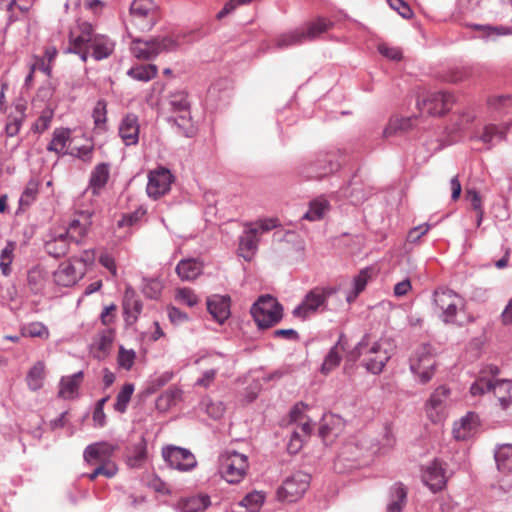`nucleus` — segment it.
Wrapping results in <instances>:
<instances>
[{"instance_id": "f257e3e1", "label": "nucleus", "mask_w": 512, "mask_h": 512, "mask_svg": "<svg viewBox=\"0 0 512 512\" xmlns=\"http://www.w3.org/2000/svg\"><path fill=\"white\" fill-rule=\"evenodd\" d=\"M78 31L77 35L74 32L70 33V45L66 53L77 54L83 62H86L90 51L91 56L97 61L108 58L114 51V43L108 37L96 34L90 23H79Z\"/></svg>"}, {"instance_id": "f03ea898", "label": "nucleus", "mask_w": 512, "mask_h": 512, "mask_svg": "<svg viewBox=\"0 0 512 512\" xmlns=\"http://www.w3.org/2000/svg\"><path fill=\"white\" fill-rule=\"evenodd\" d=\"M362 358V366L372 374H380L391 358L390 343L386 339L370 342L365 334L358 344L347 353V360L351 362Z\"/></svg>"}, {"instance_id": "7ed1b4c3", "label": "nucleus", "mask_w": 512, "mask_h": 512, "mask_svg": "<svg viewBox=\"0 0 512 512\" xmlns=\"http://www.w3.org/2000/svg\"><path fill=\"white\" fill-rule=\"evenodd\" d=\"M500 370L495 365H488L480 371V376L471 385L470 392L473 396L491 392L495 402L493 405L500 410L506 411L512 407V381L495 380L494 377Z\"/></svg>"}, {"instance_id": "20e7f679", "label": "nucleus", "mask_w": 512, "mask_h": 512, "mask_svg": "<svg viewBox=\"0 0 512 512\" xmlns=\"http://www.w3.org/2000/svg\"><path fill=\"white\" fill-rule=\"evenodd\" d=\"M196 40L197 34L194 31L177 33L175 36L157 37L149 41L135 39L131 50L136 58L150 60L154 59L162 52L174 51L181 45L192 43Z\"/></svg>"}, {"instance_id": "39448f33", "label": "nucleus", "mask_w": 512, "mask_h": 512, "mask_svg": "<svg viewBox=\"0 0 512 512\" xmlns=\"http://www.w3.org/2000/svg\"><path fill=\"white\" fill-rule=\"evenodd\" d=\"M250 313L260 329L270 328L281 321L283 306L271 295H262L252 305Z\"/></svg>"}, {"instance_id": "423d86ee", "label": "nucleus", "mask_w": 512, "mask_h": 512, "mask_svg": "<svg viewBox=\"0 0 512 512\" xmlns=\"http://www.w3.org/2000/svg\"><path fill=\"white\" fill-rule=\"evenodd\" d=\"M335 293L336 289L333 287L313 288L305 295L301 303L293 309V316L306 320L317 312L326 310L328 298Z\"/></svg>"}, {"instance_id": "0eeeda50", "label": "nucleus", "mask_w": 512, "mask_h": 512, "mask_svg": "<svg viewBox=\"0 0 512 512\" xmlns=\"http://www.w3.org/2000/svg\"><path fill=\"white\" fill-rule=\"evenodd\" d=\"M248 468V458L235 450H226L219 456V473L230 484L242 481Z\"/></svg>"}, {"instance_id": "6e6552de", "label": "nucleus", "mask_w": 512, "mask_h": 512, "mask_svg": "<svg viewBox=\"0 0 512 512\" xmlns=\"http://www.w3.org/2000/svg\"><path fill=\"white\" fill-rule=\"evenodd\" d=\"M410 371L421 384L428 383L434 376L436 360L429 344L419 346L409 359Z\"/></svg>"}, {"instance_id": "1a4fd4ad", "label": "nucleus", "mask_w": 512, "mask_h": 512, "mask_svg": "<svg viewBox=\"0 0 512 512\" xmlns=\"http://www.w3.org/2000/svg\"><path fill=\"white\" fill-rule=\"evenodd\" d=\"M130 23L142 32L150 31L159 20V10L153 0H133L129 9Z\"/></svg>"}, {"instance_id": "9d476101", "label": "nucleus", "mask_w": 512, "mask_h": 512, "mask_svg": "<svg viewBox=\"0 0 512 512\" xmlns=\"http://www.w3.org/2000/svg\"><path fill=\"white\" fill-rule=\"evenodd\" d=\"M433 304L439 318L447 324L455 323L459 308L463 307V298L454 291L439 288L433 294Z\"/></svg>"}, {"instance_id": "9b49d317", "label": "nucleus", "mask_w": 512, "mask_h": 512, "mask_svg": "<svg viewBox=\"0 0 512 512\" xmlns=\"http://www.w3.org/2000/svg\"><path fill=\"white\" fill-rule=\"evenodd\" d=\"M310 485V475L298 471L286 478L282 485L277 489V498L283 502H296L307 491Z\"/></svg>"}, {"instance_id": "f8f14e48", "label": "nucleus", "mask_w": 512, "mask_h": 512, "mask_svg": "<svg viewBox=\"0 0 512 512\" xmlns=\"http://www.w3.org/2000/svg\"><path fill=\"white\" fill-rule=\"evenodd\" d=\"M162 457L170 468L181 472H189L197 466L194 454L186 448L168 445L162 448Z\"/></svg>"}, {"instance_id": "ddd939ff", "label": "nucleus", "mask_w": 512, "mask_h": 512, "mask_svg": "<svg viewBox=\"0 0 512 512\" xmlns=\"http://www.w3.org/2000/svg\"><path fill=\"white\" fill-rule=\"evenodd\" d=\"M453 103V95L438 91L428 93L425 98L417 102V106L422 113L440 116L447 112L452 107Z\"/></svg>"}, {"instance_id": "4468645a", "label": "nucleus", "mask_w": 512, "mask_h": 512, "mask_svg": "<svg viewBox=\"0 0 512 512\" xmlns=\"http://www.w3.org/2000/svg\"><path fill=\"white\" fill-rule=\"evenodd\" d=\"M172 182L173 175L166 168H159L149 172L146 187L148 196L155 200L160 198L170 190Z\"/></svg>"}, {"instance_id": "2eb2a0df", "label": "nucleus", "mask_w": 512, "mask_h": 512, "mask_svg": "<svg viewBox=\"0 0 512 512\" xmlns=\"http://www.w3.org/2000/svg\"><path fill=\"white\" fill-rule=\"evenodd\" d=\"M92 213L89 211H80L77 213V217L72 219L68 224L66 231L64 232L68 239L79 245L87 235V232L92 224Z\"/></svg>"}, {"instance_id": "dca6fc26", "label": "nucleus", "mask_w": 512, "mask_h": 512, "mask_svg": "<svg viewBox=\"0 0 512 512\" xmlns=\"http://www.w3.org/2000/svg\"><path fill=\"white\" fill-rule=\"evenodd\" d=\"M422 481L434 493L442 490L446 485L443 463L439 460H434L428 464L423 470Z\"/></svg>"}, {"instance_id": "f3484780", "label": "nucleus", "mask_w": 512, "mask_h": 512, "mask_svg": "<svg viewBox=\"0 0 512 512\" xmlns=\"http://www.w3.org/2000/svg\"><path fill=\"white\" fill-rule=\"evenodd\" d=\"M85 269H78L74 261L61 263L57 270L53 273L54 282L58 286L71 287L83 278Z\"/></svg>"}, {"instance_id": "a211bd4d", "label": "nucleus", "mask_w": 512, "mask_h": 512, "mask_svg": "<svg viewBox=\"0 0 512 512\" xmlns=\"http://www.w3.org/2000/svg\"><path fill=\"white\" fill-rule=\"evenodd\" d=\"M332 158L329 154L319 156L305 168L303 172L305 177L308 179H321L336 171L339 168V163Z\"/></svg>"}, {"instance_id": "6ab92c4d", "label": "nucleus", "mask_w": 512, "mask_h": 512, "mask_svg": "<svg viewBox=\"0 0 512 512\" xmlns=\"http://www.w3.org/2000/svg\"><path fill=\"white\" fill-rule=\"evenodd\" d=\"M207 310L213 319L223 324L231 315V298L228 295H212L206 301Z\"/></svg>"}, {"instance_id": "aec40b11", "label": "nucleus", "mask_w": 512, "mask_h": 512, "mask_svg": "<svg viewBox=\"0 0 512 512\" xmlns=\"http://www.w3.org/2000/svg\"><path fill=\"white\" fill-rule=\"evenodd\" d=\"M117 448V445L109 442L93 443L85 448L83 458L88 464H97L99 461H112L110 458Z\"/></svg>"}, {"instance_id": "412c9836", "label": "nucleus", "mask_w": 512, "mask_h": 512, "mask_svg": "<svg viewBox=\"0 0 512 512\" xmlns=\"http://www.w3.org/2000/svg\"><path fill=\"white\" fill-rule=\"evenodd\" d=\"M83 378V371H78L72 375L61 377L58 384L57 396L64 400H72L77 398Z\"/></svg>"}, {"instance_id": "4be33fe9", "label": "nucleus", "mask_w": 512, "mask_h": 512, "mask_svg": "<svg viewBox=\"0 0 512 512\" xmlns=\"http://www.w3.org/2000/svg\"><path fill=\"white\" fill-rule=\"evenodd\" d=\"M119 136L125 145H135L139 141L138 117L134 114H127L119 125Z\"/></svg>"}, {"instance_id": "5701e85b", "label": "nucleus", "mask_w": 512, "mask_h": 512, "mask_svg": "<svg viewBox=\"0 0 512 512\" xmlns=\"http://www.w3.org/2000/svg\"><path fill=\"white\" fill-rule=\"evenodd\" d=\"M49 274L41 266L32 267L27 272V287L34 295L42 294L48 283Z\"/></svg>"}, {"instance_id": "b1692460", "label": "nucleus", "mask_w": 512, "mask_h": 512, "mask_svg": "<svg viewBox=\"0 0 512 512\" xmlns=\"http://www.w3.org/2000/svg\"><path fill=\"white\" fill-rule=\"evenodd\" d=\"M479 425V417L474 412H468L458 422H455L453 427V435L457 440L468 439L474 429Z\"/></svg>"}, {"instance_id": "393cba45", "label": "nucleus", "mask_w": 512, "mask_h": 512, "mask_svg": "<svg viewBox=\"0 0 512 512\" xmlns=\"http://www.w3.org/2000/svg\"><path fill=\"white\" fill-rule=\"evenodd\" d=\"M109 177V163H99L94 167L89 178V189L92 191L93 195L99 194L100 190L107 184Z\"/></svg>"}, {"instance_id": "a878e982", "label": "nucleus", "mask_w": 512, "mask_h": 512, "mask_svg": "<svg viewBox=\"0 0 512 512\" xmlns=\"http://www.w3.org/2000/svg\"><path fill=\"white\" fill-rule=\"evenodd\" d=\"M259 238L256 236V230H250L248 227L239 237V252L245 260H250L256 253L259 244Z\"/></svg>"}, {"instance_id": "bb28decb", "label": "nucleus", "mask_w": 512, "mask_h": 512, "mask_svg": "<svg viewBox=\"0 0 512 512\" xmlns=\"http://www.w3.org/2000/svg\"><path fill=\"white\" fill-rule=\"evenodd\" d=\"M70 242L65 233H60L47 240L44 248L50 256L60 258L68 253Z\"/></svg>"}, {"instance_id": "cd10ccee", "label": "nucleus", "mask_w": 512, "mask_h": 512, "mask_svg": "<svg viewBox=\"0 0 512 512\" xmlns=\"http://www.w3.org/2000/svg\"><path fill=\"white\" fill-rule=\"evenodd\" d=\"M305 41H307V38L304 28H297L277 36L275 38V47L282 50L300 45Z\"/></svg>"}, {"instance_id": "c85d7f7f", "label": "nucleus", "mask_w": 512, "mask_h": 512, "mask_svg": "<svg viewBox=\"0 0 512 512\" xmlns=\"http://www.w3.org/2000/svg\"><path fill=\"white\" fill-rule=\"evenodd\" d=\"M71 137V130L69 128H56L53 132L52 139L47 146V150L54 152L59 156L68 154L66 151L67 143Z\"/></svg>"}, {"instance_id": "c756f323", "label": "nucleus", "mask_w": 512, "mask_h": 512, "mask_svg": "<svg viewBox=\"0 0 512 512\" xmlns=\"http://www.w3.org/2000/svg\"><path fill=\"white\" fill-rule=\"evenodd\" d=\"M330 202L324 197L319 196L309 203L308 210L303 214L302 219L311 222L323 219L325 214L330 210Z\"/></svg>"}, {"instance_id": "7c9ffc66", "label": "nucleus", "mask_w": 512, "mask_h": 512, "mask_svg": "<svg viewBox=\"0 0 512 512\" xmlns=\"http://www.w3.org/2000/svg\"><path fill=\"white\" fill-rule=\"evenodd\" d=\"M344 335H340L337 343L331 347V349L329 350L328 354L326 355L322 365H321V369L320 371L323 373V374H328L329 372H331L333 369H335L341 362V355H340V351L341 350H344L345 349V342H344Z\"/></svg>"}, {"instance_id": "2f4dec72", "label": "nucleus", "mask_w": 512, "mask_h": 512, "mask_svg": "<svg viewBox=\"0 0 512 512\" xmlns=\"http://www.w3.org/2000/svg\"><path fill=\"white\" fill-rule=\"evenodd\" d=\"M202 272V265L196 259H182L176 266V273L184 281L196 279Z\"/></svg>"}, {"instance_id": "473e14b6", "label": "nucleus", "mask_w": 512, "mask_h": 512, "mask_svg": "<svg viewBox=\"0 0 512 512\" xmlns=\"http://www.w3.org/2000/svg\"><path fill=\"white\" fill-rule=\"evenodd\" d=\"M469 27L480 31V37L486 41H495L498 37L512 35V27L510 26L470 24Z\"/></svg>"}, {"instance_id": "72a5a7b5", "label": "nucleus", "mask_w": 512, "mask_h": 512, "mask_svg": "<svg viewBox=\"0 0 512 512\" xmlns=\"http://www.w3.org/2000/svg\"><path fill=\"white\" fill-rule=\"evenodd\" d=\"M210 368L206 369L202 376L196 381L195 385L208 388L215 380L216 374L221 368V362L223 361L222 355H217L214 357H209L205 359Z\"/></svg>"}, {"instance_id": "f704fd0d", "label": "nucleus", "mask_w": 512, "mask_h": 512, "mask_svg": "<svg viewBox=\"0 0 512 512\" xmlns=\"http://www.w3.org/2000/svg\"><path fill=\"white\" fill-rule=\"evenodd\" d=\"M123 309L124 313L127 315V320L136 321L138 315L142 310V304L139 299H137L135 292L128 288L125 291L124 299H123Z\"/></svg>"}, {"instance_id": "c9c22d12", "label": "nucleus", "mask_w": 512, "mask_h": 512, "mask_svg": "<svg viewBox=\"0 0 512 512\" xmlns=\"http://www.w3.org/2000/svg\"><path fill=\"white\" fill-rule=\"evenodd\" d=\"M16 114H10L5 125V133L8 137L16 136L26 118V107L22 104L15 106Z\"/></svg>"}, {"instance_id": "e433bc0d", "label": "nucleus", "mask_w": 512, "mask_h": 512, "mask_svg": "<svg viewBox=\"0 0 512 512\" xmlns=\"http://www.w3.org/2000/svg\"><path fill=\"white\" fill-rule=\"evenodd\" d=\"M45 379V364L42 361L36 362L28 371L26 382L28 388L37 391L42 388Z\"/></svg>"}, {"instance_id": "4c0bfd02", "label": "nucleus", "mask_w": 512, "mask_h": 512, "mask_svg": "<svg viewBox=\"0 0 512 512\" xmlns=\"http://www.w3.org/2000/svg\"><path fill=\"white\" fill-rule=\"evenodd\" d=\"M333 27V22L326 18H317L306 24L305 34L307 41H311L319 37Z\"/></svg>"}, {"instance_id": "58836bf2", "label": "nucleus", "mask_w": 512, "mask_h": 512, "mask_svg": "<svg viewBox=\"0 0 512 512\" xmlns=\"http://www.w3.org/2000/svg\"><path fill=\"white\" fill-rule=\"evenodd\" d=\"M370 278L369 270L363 269L353 278L352 288L346 293V300L352 303L356 300L358 295L365 289Z\"/></svg>"}, {"instance_id": "ea45409f", "label": "nucleus", "mask_w": 512, "mask_h": 512, "mask_svg": "<svg viewBox=\"0 0 512 512\" xmlns=\"http://www.w3.org/2000/svg\"><path fill=\"white\" fill-rule=\"evenodd\" d=\"M494 457L499 471L512 472V445H501L495 451Z\"/></svg>"}, {"instance_id": "a19ab883", "label": "nucleus", "mask_w": 512, "mask_h": 512, "mask_svg": "<svg viewBox=\"0 0 512 512\" xmlns=\"http://www.w3.org/2000/svg\"><path fill=\"white\" fill-rule=\"evenodd\" d=\"M158 73V68L154 64H145L132 67L128 70L127 74L137 81L148 82L155 78Z\"/></svg>"}, {"instance_id": "79ce46f5", "label": "nucleus", "mask_w": 512, "mask_h": 512, "mask_svg": "<svg viewBox=\"0 0 512 512\" xmlns=\"http://www.w3.org/2000/svg\"><path fill=\"white\" fill-rule=\"evenodd\" d=\"M392 501L387 506V512H401L407 497V491L401 483L391 488Z\"/></svg>"}, {"instance_id": "37998d69", "label": "nucleus", "mask_w": 512, "mask_h": 512, "mask_svg": "<svg viewBox=\"0 0 512 512\" xmlns=\"http://www.w3.org/2000/svg\"><path fill=\"white\" fill-rule=\"evenodd\" d=\"M415 118L407 117V118H398L394 117L389 120L388 125L383 131V135L385 137L392 136L400 131H407L412 128L414 125Z\"/></svg>"}, {"instance_id": "c03bdc74", "label": "nucleus", "mask_w": 512, "mask_h": 512, "mask_svg": "<svg viewBox=\"0 0 512 512\" xmlns=\"http://www.w3.org/2000/svg\"><path fill=\"white\" fill-rule=\"evenodd\" d=\"M39 186L40 183L35 178H31L28 181L19 199L20 208L30 206L37 199Z\"/></svg>"}, {"instance_id": "a18cd8bd", "label": "nucleus", "mask_w": 512, "mask_h": 512, "mask_svg": "<svg viewBox=\"0 0 512 512\" xmlns=\"http://www.w3.org/2000/svg\"><path fill=\"white\" fill-rule=\"evenodd\" d=\"M210 505V498L207 495H198L187 498L180 504L182 512H198Z\"/></svg>"}, {"instance_id": "49530a36", "label": "nucleus", "mask_w": 512, "mask_h": 512, "mask_svg": "<svg viewBox=\"0 0 512 512\" xmlns=\"http://www.w3.org/2000/svg\"><path fill=\"white\" fill-rule=\"evenodd\" d=\"M147 456V442L144 437H141L138 442L133 444L131 454L128 456V464L131 467H138L146 459Z\"/></svg>"}, {"instance_id": "de8ad7c7", "label": "nucleus", "mask_w": 512, "mask_h": 512, "mask_svg": "<svg viewBox=\"0 0 512 512\" xmlns=\"http://www.w3.org/2000/svg\"><path fill=\"white\" fill-rule=\"evenodd\" d=\"M281 226V223L278 218L272 217V218H265V219H259L255 222L246 223L245 227H248L250 230H256V236L259 238V236L263 233H267L275 228H278Z\"/></svg>"}, {"instance_id": "09e8293b", "label": "nucleus", "mask_w": 512, "mask_h": 512, "mask_svg": "<svg viewBox=\"0 0 512 512\" xmlns=\"http://www.w3.org/2000/svg\"><path fill=\"white\" fill-rule=\"evenodd\" d=\"M281 226V223L278 218L272 217V218H265V219H259L255 222L246 223L245 227H248L250 230H256V236L259 238V236L263 233H267L275 228H278Z\"/></svg>"}, {"instance_id": "8fccbe9b", "label": "nucleus", "mask_w": 512, "mask_h": 512, "mask_svg": "<svg viewBox=\"0 0 512 512\" xmlns=\"http://www.w3.org/2000/svg\"><path fill=\"white\" fill-rule=\"evenodd\" d=\"M505 134L506 132L500 127L494 124H489L484 127L483 133L479 136V140L484 144L491 146L496 142L503 140L505 138Z\"/></svg>"}, {"instance_id": "3c124183", "label": "nucleus", "mask_w": 512, "mask_h": 512, "mask_svg": "<svg viewBox=\"0 0 512 512\" xmlns=\"http://www.w3.org/2000/svg\"><path fill=\"white\" fill-rule=\"evenodd\" d=\"M134 392V385L132 383H126L123 385L121 390L116 396V402L114 403V410L119 413H125L131 397Z\"/></svg>"}, {"instance_id": "603ef678", "label": "nucleus", "mask_w": 512, "mask_h": 512, "mask_svg": "<svg viewBox=\"0 0 512 512\" xmlns=\"http://www.w3.org/2000/svg\"><path fill=\"white\" fill-rule=\"evenodd\" d=\"M171 110L180 114L190 115V103L185 92H175L169 96Z\"/></svg>"}, {"instance_id": "864d4df0", "label": "nucleus", "mask_w": 512, "mask_h": 512, "mask_svg": "<svg viewBox=\"0 0 512 512\" xmlns=\"http://www.w3.org/2000/svg\"><path fill=\"white\" fill-rule=\"evenodd\" d=\"M20 334L22 337H31V338L39 337V338L48 339L49 330H48L47 326H45L41 322H32V323L22 326L20 329Z\"/></svg>"}, {"instance_id": "5fc2aeb1", "label": "nucleus", "mask_w": 512, "mask_h": 512, "mask_svg": "<svg viewBox=\"0 0 512 512\" xmlns=\"http://www.w3.org/2000/svg\"><path fill=\"white\" fill-rule=\"evenodd\" d=\"M15 243L12 241L7 242L5 247L0 253V269L4 276L11 274V264L14 258Z\"/></svg>"}, {"instance_id": "6e6d98bb", "label": "nucleus", "mask_w": 512, "mask_h": 512, "mask_svg": "<svg viewBox=\"0 0 512 512\" xmlns=\"http://www.w3.org/2000/svg\"><path fill=\"white\" fill-rule=\"evenodd\" d=\"M181 394L182 391L179 388H169L158 397L156 405L159 409H168L176 404V402L180 399Z\"/></svg>"}, {"instance_id": "4d7b16f0", "label": "nucleus", "mask_w": 512, "mask_h": 512, "mask_svg": "<svg viewBox=\"0 0 512 512\" xmlns=\"http://www.w3.org/2000/svg\"><path fill=\"white\" fill-rule=\"evenodd\" d=\"M114 331L110 328L104 329L98 333L95 346L102 355H105L112 346L114 341Z\"/></svg>"}, {"instance_id": "13d9d810", "label": "nucleus", "mask_w": 512, "mask_h": 512, "mask_svg": "<svg viewBox=\"0 0 512 512\" xmlns=\"http://www.w3.org/2000/svg\"><path fill=\"white\" fill-rule=\"evenodd\" d=\"M173 122L179 134L185 137H192L195 134V127L190 115L180 114L177 118L173 119Z\"/></svg>"}, {"instance_id": "bf43d9fd", "label": "nucleus", "mask_w": 512, "mask_h": 512, "mask_svg": "<svg viewBox=\"0 0 512 512\" xmlns=\"http://www.w3.org/2000/svg\"><path fill=\"white\" fill-rule=\"evenodd\" d=\"M449 393H450V390L448 388H446L445 386L438 387L433 392V394L430 396V399L428 401V408L436 410V413L438 414L444 401L449 396Z\"/></svg>"}, {"instance_id": "052dcab7", "label": "nucleus", "mask_w": 512, "mask_h": 512, "mask_svg": "<svg viewBox=\"0 0 512 512\" xmlns=\"http://www.w3.org/2000/svg\"><path fill=\"white\" fill-rule=\"evenodd\" d=\"M54 112L50 108L44 109L40 116L37 118L35 123L32 125V131L35 133H43L45 130H47L50 125L51 121L53 119Z\"/></svg>"}, {"instance_id": "680f3d73", "label": "nucleus", "mask_w": 512, "mask_h": 512, "mask_svg": "<svg viewBox=\"0 0 512 512\" xmlns=\"http://www.w3.org/2000/svg\"><path fill=\"white\" fill-rule=\"evenodd\" d=\"M335 421L334 416H324L322 419V423L319 427V436L322 438L324 442H328L332 440V437L337 436L338 432L332 426V423Z\"/></svg>"}, {"instance_id": "e2e57ef3", "label": "nucleus", "mask_w": 512, "mask_h": 512, "mask_svg": "<svg viewBox=\"0 0 512 512\" xmlns=\"http://www.w3.org/2000/svg\"><path fill=\"white\" fill-rule=\"evenodd\" d=\"M265 500V496L262 492L254 491L251 493H248L240 502V505L251 509V510H257Z\"/></svg>"}, {"instance_id": "0e129e2a", "label": "nucleus", "mask_w": 512, "mask_h": 512, "mask_svg": "<svg viewBox=\"0 0 512 512\" xmlns=\"http://www.w3.org/2000/svg\"><path fill=\"white\" fill-rule=\"evenodd\" d=\"M135 358L136 353L134 350H126L122 346L120 347L117 361L121 368L130 370L134 364Z\"/></svg>"}, {"instance_id": "69168bd1", "label": "nucleus", "mask_w": 512, "mask_h": 512, "mask_svg": "<svg viewBox=\"0 0 512 512\" xmlns=\"http://www.w3.org/2000/svg\"><path fill=\"white\" fill-rule=\"evenodd\" d=\"M106 115H107V109H106V102L104 100H99L92 113V117L94 119V123L97 127H102L106 123Z\"/></svg>"}, {"instance_id": "338daca9", "label": "nucleus", "mask_w": 512, "mask_h": 512, "mask_svg": "<svg viewBox=\"0 0 512 512\" xmlns=\"http://www.w3.org/2000/svg\"><path fill=\"white\" fill-rule=\"evenodd\" d=\"M94 148L92 145H84L73 148L68 154L81 159L83 162L90 163L93 158Z\"/></svg>"}, {"instance_id": "774afa93", "label": "nucleus", "mask_w": 512, "mask_h": 512, "mask_svg": "<svg viewBox=\"0 0 512 512\" xmlns=\"http://www.w3.org/2000/svg\"><path fill=\"white\" fill-rule=\"evenodd\" d=\"M96 465V473L106 478H112L116 475L118 468L113 461H99Z\"/></svg>"}]
</instances>
